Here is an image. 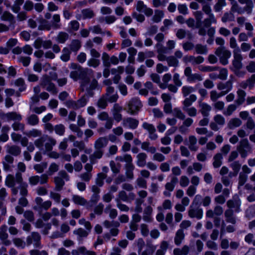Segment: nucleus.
Returning a JSON list of instances; mask_svg holds the SVG:
<instances>
[{"instance_id":"nucleus-1","label":"nucleus","mask_w":255,"mask_h":255,"mask_svg":"<svg viewBox=\"0 0 255 255\" xmlns=\"http://www.w3.org/2000/svg\"><path fill=\"white\" fill-rule=\"evenodd\" d=\"M5 184L8 187L12 188V193L13 195H16L18 193V189L14 187L16 184L18 185L21 196H25L27 194L28 185L22 181V175L20 173H16L15 178L10 174L7 175L5 179Z\"/></svg>"},{"instance_id":"nucleus-2","label":"nucleus","mask_w":255,"mask_h":255,"mask_svg":"<svg viewBox=\"0 0 255 255\" xmlns=\"http://www.w3.org/2000/svg\"><path fill=\"white\" fill-rule=\"evenodd\" d=\"M108 144V139L106 137H101L97 139L94 143L95 151L90 156L91 163H95V159L101 158L104 153L103 148L107 146Z\"/></svg>"},{"instance_id":"nucleus-3","label":"nucleus","mask_w":255,"mask_h":255,"mask_svg":"<svg viewBox=\"0 0 255 255\" xmlns=\"http://www.w3.org/2000/svg\"><path fill=\"white\" fill-rule=\"evenodd\" d=\"M56 140L48 135L40 137L34 141L35 145L39 149H42L44 144L45 153L52 150Z\"/></svg>"},{"instance_id":"nucleus-4","label":"nucleus","mask_w":255,"mask_h":255,"mask_svg":"<svg viewBox=\"0 0 255 255\" xmlns=\"http://www.w3.org/2000/svg\"><path fill=\"white\" fill-rule=\"evenodd\" d=\"M230 46L231 48L235 49L234 50V59L233 61L231 69L235 72L236 75L239 74V50L237 46V43L234 37H231L230 41Z\"/></svg>"},{"instance_id":"nucleus-5","label":"nucleus","mask_w":255,"mask_h":255,"mask_svg":"<svg viewBox=\"0 0 255 255\" xmlns=\"http://www.w3.org/2000/svg\"><path fill=\"white\" fill-rule=\"evenodd\" d=\"M215 54L219 57L221 63L224 65L228 63V59L231 56V52L222 46L218 47L216 49Z\"/></svg>"},{"instance_id":"nucleus-6","label":"nucleus","mask_w":255,"mask_h":255,"mask_svg":"<svg viewBox=\"0 0 255 255\" xmlns=\"http://www.w3.org/2000/svg\"><path fill=\"white\" fill-rule=\"evenodd\" d=\"M60 21V15L58 14H55L53 16L51 24H48V22L45 20H43L41 22L40 26H42L43 29L47 30H49L51 27L54 29H59L61 27Z\"/></svg>"},{"instance_id":"nucleus-7","label":"nucleus","mask_w":255,"mask_h":255,"mask_svg":"<svg viewBox=\"0 0 255 255\" xmlns=\"http://www.w3.org/2000/svg\"><path fill=\"white\" fill-rule=\"evenodd\" d=\"M51 81L48 75H43L41 79V85L51 94L56 95L57 90L55 85Z\"/></svg>"},{"instance_id":"nucleus-8","label":"nucleus","mask_w":255,"mask_h":255,"mask_svg":"<svg viewBox=\"0 0 255 255\" xmlns=\"http://www.w3.org/2000/svg\"><path fill=\"white\" fill-rule=\"evenodd\" d=\"M88 99L86 96H83L77 101H69L66 103V106L75 110L84 107L87 103Z\"/></svg>"},{"instance_id":"nucleus-9","label":"nucleus","mask_w":255,"mask_h":255,"mask_svg":"<svg viewBox=\"0 0 255 255\" xmlns=\"http://www.w3.org/2000/svg\"><path fill=\"white\" fill-rule=\"evenodd\" d=\"M141 107L142 104L138 98H132L128 103V112L130 114H134Z\"/></svg>"},{"instance_id":"nucleus-10","label":"nucleus","mask_w":255,"mask_h":255,"mask_svg":"<svg viewBox=\"0 0 255 255\" xmlns=\"http://www.w3.org/2000/svg\"><path fill=\"white\" fill-rule=\"evenodd\" d=\"M138 124L139 122L137 120L130 117L125 118L122 121V125L124 127L131 129H135Z\"/></svg>"},{"instance_id":"nucleus-11","label":"nucleus","mask_w":255,"mask_h":255,"mask_svg":"<svg viewBox=\"0 0 255 255\" xmlns=\"http://www.w3.org/2000/svg\"><path fill=\"white\" fill-rule=\"evenodd\" d=\"M40 236L37 232H32L30 236L27 237L26 244L29 246L32 244L35 247H38L40 245Z\"/></svg>"},{"instance_id":"nucleus-12","label":"nucleus","mask_w":255,"mask_h":255,"mask_svg":"<svg viewBox=\"0 0 255 255\" xmlns=\"http://www.w3.org/2000/svg\"><path fill=\"white\" fill-rule=\"evenodd\" d=\"M188 215L190 218L200 219L203 217V210L197 206L191 205L188 211Z\"/></svg>"},{"instance_id":"nucleus-13","label":"nucleus","mask_w":255,"mask_h":255,"mask_svg":"<svg viewBox=\"0 0 255 255\" xmlns=\"http://www.w3.org/2000/svg\"><path fill=\"white\" fill-rule=\"evenodd\" d=\"M135 198V194L130 192L128 194L124 191H121L119 193L118 196L116 199H119L120 201H123L126 202H130Z\"/></svg>"},{"instance_id":"nucleus-14","label":"nucleus","mask_w":255,"mask_h":255,"mask_svg":"<svg viewBox=\"0 0 255 255\" xmlns=\"http://www.w3.org/2000/svg\"><path fill=\"white\" fill-rule=\"evenodd\" d=\"M178 182V178L176 177H173L170 182H167L165 186L166 190L164 191L163 194L166 197H169L175 186V184Z\"/></svg>"},{"instance_id":"nucleus-15","label":"nucleus","mask_w":255,"mask_h":255,"mask_svg":"<svg viewBox=\"0 0 255 255\" xmlns=\"http://www.w3.org/2000/svg\"><path fill=\"white\" fill-rule=\"evenodd\" d=\"M251 149L247 138L240 141V154L243 157H245L247 155L248 153L250 152Z\"/></svg>"},{"instance_id":"nucleus-16","label":"nucleus","mask_w":255,"mask_h":255,"mask_svg":"<svg viewBox=\"0 0 255 255\" xmlns=\"http://www.w3.org/2000/svg\"><path fill=\"white\" fill-rule=\"evenodd\" d=\"M136 9L138 11L143 12L148 16L151 15L153 13L152 9L147 7L141 0L137 1Z\"/></svg>"},{"instance_id":"nucleus-17","label":"nucleus","mask_w":255,"mask_h":255,"mask_svg":"<svg viewBox=\"0 0 255 255\" xmlns=\"http://www.w3.org/2000/svg\"><path fill=\"white\" fill-rule=\"evenodd\" d=\"M7 228L6 225H2L0 228V239L4 245L7 246L11 244V241L7 240Z\"/></svg>"},{"instance_id":"nucleus-18","label":"nucleus","mask_w":255,"mask_h":255,"mask_svg":"<svg viewBox=\"0 0 255 255\" xmlns=\"http://www.w3.org/2000/svg\"><path fill=\"white\" fill-rule=\"evenodd\" d=\"M93 163H87L85 166V169L86 170V172L81 174L79 177L80 178L86 182H88L90 181L92 177L91 171L93 169Z\"/></svg>"},{"instance_id":"nucleus-19","label":"nucleus","mask_w":255,"mask_h":255,"mask_svg":"<svg viewBox=\"0 0 255 255\" xmlns=\"http://www.w3.org/2000/svg\"><path fill=\"white\" fill-rule=\"evenodd\" d=\"M13 158L6 155L2 160L3 169L5 171H10L13 167Z\"/></svg>"},{"instance_id":"nucleus-20","label":"nucleus","mask_w":255,"mask_h":255,"mask_svg":"<svg viewBox=\"0 0 255 255\" xmlns=\"http://www.w3.org/2000/svg\"><path fill=\"white\" fill-rule=\"evenodd\" d=\"M199 107L202 115L204 117H208L212 109L211 106L206 103L200 102L199 103Z\"/></svg>"},{"instance_id":"nucleus-21","label":"nucleus","mask_w":255,"mask_h":255,"mask_svg":"<svg viewBox=\"0 0 255 255\" xmlns=\"http://www.w3.org/2000/svg\"><path fill=\"white\" fill-rule=\"evenodd\" d=\"M240 4L245 5L243 6H240V8L243 9V11H246L248 13H250L252 12L253 7V3L252 0H240Z\"/></svg>"},{"instance_id":"nucleus-22","label":"nucleus","mask_w":255,"mask_h":255,"mask_svg":"<svg viewBox=\"0 0 255 255\" xmlns=\"http://www.w3.org/2000/svg\"><path fill=\"white\" fill-rule=\"evenodd\" d=\"M217 88L219 90L222 91V93L226 95L230 91L232 88V83L230 81H228L225 83H220L218 84Z\"/></svg>"},{"instance_id":"nucleus-23","label":"nucleus","mask_w":255,"mask_h":255,"mask_svg":"<svg viewBox=\"0 0 255 255\" xmlns=\"http://www.w3.org/2000/svg\"><path fill=\"white\" fill-rule=\"evenodd\" d=\"M156 48L158 53L157 58L159 61H166L167 57H166L164 54V53L165 52V48L163 47L162 45L159 43L156 44Z\"/></svg>"},{"instance_id":"nucleus-24","label":"nucleus","mask_w":255,"mask_h":255,"mask_svg":"<svg viewBox=\"0 0 255 255\" xmlns=\"http://www.w3.org/2000/svg\"><path fill=\"white\" fill-rule=\"evenodd\" d=\"M6 152L14 156H17L21 152V149L19 146L16 145H10L7 144L5 146Z\"/></svg>"},{"instance_id":"nucleus-25","label":"nucleus","mask_w":255,"mask_h":255,"mask_svg":"<svg viewBox=\"0 0 255 255\" xmlns=\"http://www.w3.org/2000/svg\"><path fill=\"white\" fill-rule=\"evenodd\" d=\"M152 208L151 206L146 207L143 212V220L146 222H150L152 220Z\"/></svg>"},{"instance_id":"nucleus-26","label":"nucleus","mask_w":255,"mask_h":255,"mask_svg":"<svg viewBox=\"0 0 255 255\" xmlns=\"http://www.w3.org/2000/svg\"><path fill=\"white\" fill-rule=\"evenodd\" d=\"M136 164L138 166L142 167L146 165V159L147 155L144 153H139L137 155Z\"/></svg>"},{"instance_id":"nucleus-27","label":"nucleus","mask_w":255,"mask_h":255,"mask_svg":"<svg viewBox=\"0 0 255 255\" xmlns=\"http://www.w3.org/2000/svg\"><path fill=\"white\" fill-rule=\"evenodd\" d=\"M90 231H86L82 228H79L74 231L73 233L78 236V240L81 241L82 238H86Z\"/></svg>"},{"instance_id":"nucleus-28","label":"nucleus","mask_w":255,"mask_h":255,"mask_svg":"<svg viewBox=\"0 0 255 255\" xmlns=\"http://www.w3.org/2000/svg\"><path fill=\"white\" fill-rule=\"evenodd\" d=\"M190 248L188 246H184L182 248H175L173 250L174 255H187Z\"/></svg>"},{"instance_id":"nucleus-29","label":"nucleus","mask_w":255,"mask_h":255,"mask_svg":"<svg viewBox=\"0 0 255 255\" xmlns=\"http://www.w3.org/2000/svg\"><path fill=\"white\" fill-rule=\"evenodd\" d=\"M197 138L194 135H190L189 137V143L188 144L189 149L192 151H196L198 149L197 145Z\"/></svg>"},{"instance_id":"nucleus-30","label":"nucleus","mask_w":255,"mask_h":255,"mask_svg":"<svg viewBox=\"0 0 255 255\" xmlns=\"http://www.w3.org/2000/svg\"><path fill=\"white\" fill-rule=\"evenodd\" d=\"M10 130V127L8 126H3L1 129V134L0 135V142H6L8 140L9 136L7 133Z\"/></svg>"},{"instance_id":"nucleus-31","label":"nucleus","mask_w":255,"mask_h":255,"mask_svg":"<svg viewBox=\"0 0 255 255\" xmlns=\"http://www.w3.org/2000/svg\"><path fill=\"white\" fill-rule=\"evenodd\" d=\"M4 118H6L7 120H12L16 121H19L21 120V116L15 112H10L4 115Z\"/></svg>"},{"instance_id":"nucleus-32","label":"nucleus","mask_w":255,"mask_h":255,"mask_svg":"<svg viewBox=\"0 0 255 255\" xmlns=\"http://www.w3.org/2000/svg\"><path fill=\"white\" fill-rule=\"evenodd\" d=\"M217 20L214 14L208 15V17L204 19L202 23L203 26L206 27H209L212 23H216Z\"/></svg>"},{"instance_id":"nucleus-33","label":"nucleus","mask_w":255,"mask_h":255,"mask_svg":"<svg viewBox=\"0 0 255 255\" xmlns=\"http://www.w3.org/2000/svg\"><path fill=\"white\" fill-rule=\"evenodd\" d=\"M74 203L77 205L84 206L87 203V200L83 197L74 195L72 197Z\"/></svg>"},{"instance_id":"nucleus-34","label":"nucleus","mask_w":255,"mask_h":255,"mask_svg":"<svg viewBox=\"0 0 255 255\" xmlns=\"http://www.w3.org/2000/svg\"><path fill=\"white\" fill-rule=\"evenodd\" d=\"M197 97L194 94L190 95L188 98H186L183 102V107H189L196 101Z\"/></svg>"},{"instance_id":"nucleus-35","label":"nucleus","mask_w":255,"mask_h":255,"mask_svg":"<svg viewBox=\"0 0 255 255\" xmlns=\"http://www.w3.org/2000/svg\"><path fill=\"white\" fill-rule=\"evenodd\" d=\"M184 239V234L182 229L177 231L174 239L175 244L177 246L180 245Z\"/></svg>"},{"instance_id":"nucleus-36","label":"nucleus","mask_w":255,"mask_h":255,"mask_svg":"<svg viewBox=\"0 0 255 255\" xmlns=\"http://www.w3.org/2000/svg\"><path fill=\"white\" fill-rule=\"evenodd\" d=\"M71 51L69 48L64 47L62 49V54L60 56V59L64 62H67L70 60Z\"/></svg>"},{"instance_id":"nucleus-37","label":"nucleus","mask_w":255,"mask_h":255,"mask_svg":"<svg viewBox=\"0 0 255 255\" xmlns=\"http://www.w3.org/2000/svg\"><path fill=\"white\" fill-rule=\"evenodd\" d=\"M68 34L64 32H60L56 37V41L59 43H64L68 39Z\"/></svg>"},{"instance_id":"nucleus-38","label":"nucleus","mask_w":255,"mask_h":255,"mask_svg":"<svg viewBox=\"0 0 255 255\" xmlns=\"http://www.w3.org/2000/svg\"><path fill=\"white\" fill-rule=\"evenodd\" d=\"M141 148L151 153H154L156 152V149L155 147L150 146L148 142H143L141 143Z\"/></svg>"},{"instance_id":"nucleus-39","label":"nucleus","mask_w":255,"mask_h":255,"mask_svg":"<svg viewBox=\"0 0 255 255\" xmlns=\"http://www.w3.org/2000/svg\"><path fill=\"white\" fill-rule=\"evenodd\" d=\"M134 168V167L132 164H126V174L128 178L130 179L133 178Z\"/></svg>"},{"instance_id":"nucleus-40","label":"nucleus","mask_w":255,"mask_h":255,"mask_svg":"<svg viewBox=\"0 0 255 255\" xmlns=\"http://www.w3.org/2000/svg\"><path fill=\"white\" fill-rule=\"evenodd\" d=\"M164 17V12L162 10H156L155 11L154 14L152 17V21L154 22H159Z\"/></svg>"},{"instance_id":"nucleus-41","label":"nucleus","mask_w":255,"mask_h":255,"mask_svg":"<svg viewBox=\"0 0 255 255\" xmlns=\"http://www.w3.org/2000/svg\"><path fill=\"white\" fill-rule=\"evenodd\" d=\"M24 134L29 137H41V135L42 134V132L40 130L33 128L26 132H25Z\"/></svg>"},{"instance_id":"nucleus-42","label":"nucleus","mask_w":255,"mask_h":255,"mask_svg":"<svg viewBox=\"0 0 255 255\" xmlns=\"http://www.w3.org/2000/svg\"><path fill=\"white\" fill-rule=\"evenodd\" d=\"M105 212L107 214H109L110 217L113 219L116 218L118 215L117 210L115 209H112L111 206L110 205L106 207Z\"/></svg>"},{"instance_id":"nucleus-43","label":"nucleus","mask_w":255,"mask_h":255,"mask_svg":"<svg viewBox=\"0 0 255 255\" xmlns=\"http://www.w3.org/2000/svg\"><path fill=\"white\" fill-rule=\"evenodd\" d=\"M81 46V42L79 40H73L70 45V50L71 51L77 52Z\"/></svg>"},{"instance_id":"nucleus-44","label":"nucleus","mask_w":255,"mask_h":255,"mask_svg":"<svg viewBox=\"0 0 255 255\" xmlns=\"http://www.w3.org/2000/svg\"><path fill=\"white\" fill-rule=\"evenodd\" d=\"M203 78L202 76L199 73H194L188 78L187 81L190 83H194L197 81H201L203 80Z\"/></svg>"},{"instance_id":"nucleus-45","label":"nucleus","mask_w":255,"mask_h":255,"mask_svg":"<svg viewBox=\"0 0 255 255\" xmlns=\"http://www.w3.org/2000/svg\"><path fill=\"white\" fill-rule=\"evenodd\" d=\"M196 91V89L192 86H184L182 88V93L184 97Z\"/></svg>"},{"instance_id":"nucleus-46","label":"nucleus","mask_w":255,"mask_h":255,"mask_svg":"<svg viewBox=\"0 0 255 255\" xmlns=\"http://www.w3.org/2000/svg\"><path fill=\"white\" fill-rule=\"evenodd\" d=\"M110 166L114 174L120 172L121 165L119 163H116L114 161L111 160L110 162Z\"/></svg>"},{"instance_id":"nucleus-47","label":"nucleus","mask_w":255,"mask_h":255,"mask_svg":"<svg viewBox=\"0 0 255 255\" xmlns=\"http://www.w3.org/2000/svg\"><path fill=\"white\" fill-rule=\"evenodd\" d=\"M196 52L199 54H206L208 52L207 46L201 44H197L195 46Z\"/></svg>"},{"instance_id":"nucleus-48","label":"nucleus","mask_w":255,"mask_h":255,"mask_svg":"<svg viewBox=\"0 0 255 255\" xmlns=\"http://www.w3.org/2000/svg\"><path fill=\"white\" fill-rule=\"evenodd\" d=\"M166 61L169 66L177 67L178 66V60L173 56H170L166 58Z\"/></svg>"},{"instance_id":"nucleus-49","label":"nucleus","mask_w":255,"mask_h":255,"mask_svg":"<svg viewBox=\"0 0 255 255\" xmlns=\"http://www.w3.org/2000/svg\"><path fill=\"white\" fill-rule=\"evenodd\" d=\"M233 211L232 209H228L225 211V215L227 222L232 224L235 223V219L233 216Z\"/></svg>"},{"instance_id":"nucleus-50","label":"nucleus","mask_w":255,"mask_h":255,"mask_svg":"<svg viewBox=\"0 0 255 255\" xmlns=\"http://www.w3.org/2000/svg\"><path fill=\"white\" fill-rule=\"evenodd\" d=\"M54 130L57 134L59 136H62L64 134L65 128L62 124H59L54 127Z\"/></svg>"},{"instance_id":"nucleus-51","label":"nucleus","mask_w":255,"mask_h":255,"mask_svg":"<svg viewBox=\"0 0 255 255\" xmlns=\"http://www.w3.org/2000/svg\"><path fill=\"white\" fill-rule=\"evenodd\" d=\"M82 14L83 19L91 18L94 15L93 11L89 8L83 9Z\"/></svg>"},{"instance_id":"nucleus-52","label":"nucleus","mask_w":255,"mask_h":255,"mask_svg":"<svg viewBox=\"0 0 255 255\" xmlns=\"http://www.w3.org/2000/svg\"><path fill=\"white\" fill-rule=\"evenodd\" d=\"M107 175L103 173H99L97 175V177L96 180V184L101 187L104 184V180L106 178Z\"/></svg>"},{"instance_id":"nucleus-53","label":"nucleus","mask_w":255,"mask_h":255,"mask_svg":"<svg viewBox=\"0 0 255 255\" xmlns=\"http://www.w3.org/2000/svg\"><path fill=\"white\" fill-rule=\"evenodd\" d=\"M225 95V93H222V92L220 93H218L215 90H212L210 92V98L211 100L213 102H216L218 99Z\"/></svg>"},{"instance_id":"nucleus-54","label":"nucleus","mask_w":255,"mask_h":255,"mask_svg":"<svg viewBox=\"0 0 255 255\" xmlns=\"http://www.w3.org/2000/svg\"><path fill=\"white\" fill-rule=\"evenodd\" d=\"M222 156L221 153H217L214 157L213 166L215 168L220 167L222 164Z\"/></svg>"},{"instance_id":"nucleus-55","label":"nucleus","mask_w":255,"mask_h":255,"mask_svg":"<svg viewBox=\"0 0 255 255\" xmlns=\"http://www.w3.org/2000/svg\"><path fill=\"white\" fill-rule=\"evenodd\" d=\"M47 164L46 162H41L34 165V169L37 173H40L43 172L44 170L46 168Z\"/></svg>"},{"instance_id":"nucleus-56","label":"nucleus","mask_w":255,"mask_h":255,"mask_svg":"<svg viewBox=\"0 0 255 255\" xmlns=\"http://www.w3.org/2000/svg\"><path fill=\"white\" fill-rule=\"evenodd\" d=\"M183 109L190 117H195L197 115V110L193 107H183Z\"/></svg>"},{"instance_id":"nucleus-57","label":"nucleus","mask_w":255,"mask_h":255,"mask_svg":"<svg viewBox=\"0 0 255 255\" xmlns=\"http://www.w3.org/2000/svg\"><path fill=\"white\" fill-rule=\"evenodd\" d=\"M15 85L19 88V90L22 92L26 89L24 81L22 78H18L15 81Z\"/></svg>"},{"instance_id":"nucleus-58","label":"nucleus","mask_w":255,"mask_h":255,"mask_svg":"<svg viewBox=\"0 0 255 255\" xmlns=\"http://www.w3.org/2000/svg\"><path fill=\"white\" fill-rule=\"evenodd\" d=\"M31 58L29 56H23L20 55L18 57V61L22 64L24 66H27L30 63Z\"/></svg>"},{"instance_id":"nucleus-59","label":"nucleus","mask_w":255,"mask_h":255,"mask_svg":"<svg viewBox=\"0 0 255 255\" xmlns=\"http://www.w3.org/2000/svg\"><path fill=\"white\" fill-rule=\"evenodd\" d=\"M54 182L56 184V188L58 191L60 190L64 185V181L59 176L55 177Z\"/></svg>"},{"instance_id":"nucleus-60","label":"nucleus","mask_w":255,"mask_h":255,"mask_svg":"<svg viewBox=\"0 0 255 255\" xmlns=\"http://www.w3.org/2000/svg\"><path fill=\"white\" fill-rule=\"evenodd\" d=\"M173 115L180 120H184L185 118V116L184 113L178 108H175L173 109Z\"/></svg>"},{"instance_id":"nucleus-61","label":"nucleus","mask_w":255,"mask_h":255,"mask_svg":"<svg viewBox=\"0 0 255 255\" xmlns=\"http://www.w3.org/2000/svg\"><path fill=\"white\" fill-rule=\"evenodd\" d=\"M226 0H217V2L214 6V10L216 12L221 11L222 8L226 5Z\"/></svg>"},{"instance_id":"nucleus-62","label":"nucleus","mask_w":255,"mask_h":255,"mask_svg":"<svg viewBox=\"0 0 255 255\" xmlns=\"http://www.w3.org/2000/svg\"><path fill=\"white\" fill-rule=\"evenodd\" d=\"M39 119L35 115H32L27 118V123L31 126H35L38 123Z\"/></svg>"},{"instance_id":"nucleus-63","label":"nucleus","mask_w":255,"mask_h":255,"mask_svg":"<svg viewBox=\"0 0 255 255\" xmlns=\"http://www.w3.org/2000/svg\"><path fill=\"white\" fill-rule=\"evenodd\" d=\"M214 120L219 126H223L225 123V118L221 115H217L214 117Z\"/></svg>"},{"instance_id":"nucleus-64","label":"nucleus","mask_w":255,"mask_h":255,"mask_svg":"<svg viewBox=\"0 0 255 255\" xmlns=\"http://www.w3.org/2000/svg\"><path fill=\"white\" fill-rule=\"evenodd\" d=\"M59 169V166L55 162H52L49 165L48 174L49 175H52L54 173L57 172Z\"/></svg>"}]
</instances>
